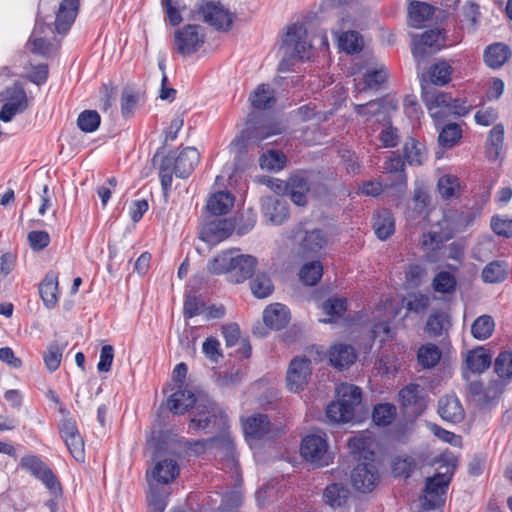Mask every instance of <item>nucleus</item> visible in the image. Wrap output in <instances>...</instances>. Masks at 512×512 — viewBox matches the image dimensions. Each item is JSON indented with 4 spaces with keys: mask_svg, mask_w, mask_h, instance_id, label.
<instances>
[{
    "mask_svg": "<svg viewBox=\"0 0 512 512\" xmlns=\"http://www.w3.org/2000/svg\"><path fill=\"white\" fill-rule=\"evenodd\" d=\"M434 7L428 3L412 0L408 7L410 20L415 24H421L432 17Z\"/></svg>",
    "mask_w": 512,
    "mask_h": 512,
    "instance_id": "46",
    "label": "nucleus"
},
{
    "mask_svg": "<svg viewBox=\"0 0 512 512\" xmlns=\"http://www.w3.org/2000/svg\"><path fill=\"white\" fill-rule=\"evenodd\" d=\"M43 358L48 370L54 372L60 366L62 358V349L57 344H51L48 346Z\"/></svg>",
    "mask_w": 512,
    "mask_h": 512,
    "instance_id": "61",
    "label": "nucleus"
},
{
    "mask_svg": "<svg viewBox=\"0 0 512 512\" xmlns=\"http://www.w3.org/2000/svg\"><path fill=\"white\" fill-rule=\"evenodd\" d=\"M202 21L219 31H228L233 23L232 14L220 3L201 0L194 11Z\"/></svg>",
    "mask_w": 512,
    "mask_h": 512,
    "instance_id": "9",
    "label": "nucleus"
},
{
    "mask_svg": "<svg viewBox=\"0 0 512 512\" xmlns=\"http://www.w3.org/2000/svg\"><path fill=\"white\" fill-rule=\"evenodd\" d=\"M300 453L306 461L316 467L328 466L332 460L325 435L309 434L304 437Z\"/></svg>",
    "mask_w": 512,
    "mask_h": 512,
    "instance_id": "10",
    "label": "nucleus"
},
{
    "mask_svg": "<svg viewBox=\"0 0 512 512\" xmlns=\"http://www.w3.org/2000/svg\"><path fill=\"white\" fill-rule=\"evenodd\" d=\"M421 98L435 124L440 125L441 120L446 118L449 94L440 92L427 84L426 78L423 75L421 79Z\"/></svg>",
    "mask_w": 512,
    "mask_h": 512,
    "instance_id": "12",
    "label": "nucleus"
},
{
    "mask_svg": "<svg viewBox=\"0 0 512 512\" xmlns=\"http://www.w3.org/2000/svg\"><path fill=\"white\" fill-rule=\"evenodd\" d=\"M383 172L390 175L392 180L390 186L406 184L405 162L398 152H391L387 157L383 164Z\"/></svg>",
    "mask_w": 512,
    "mask_h": 512,
    "instance_id": "25",
    "label": "nucleus"
},
{
    "mask_svg": "<svg viewBox=\"0 0 512 512\" xmlns=\"http://www.w3.org/2000/svg\"><path fill=\"white\" fill-rule=\"evenodd\" d=\"M198 397L184 389H178L167 399V408L174 414H183L188 408L196 406Z\"/></svg>",
    "mask_w": 512,
    "mask_h": 512,
    "instance_id": "27",
    "label": "nucleus"
},
{
    "mask_svg": "<svg viewBox=\"0 0 512 512\" xmlns=\"http://www.w3.org/2000/svg\"><path fill=\"white\" fill-rule=\"evenodd\" d=\"M272 423L266 414H255L243 421L246 438L259 440L272 432Z\"/></svg>",
    "mask_w": 512,
    "mask_h": 512,
    "instance_id": "20",
    "label": "nucleus"
},
{
    "mask_svg": "<svg viewBox=\"0 0 512 512\" xmlns=\"http://www.w3.org/2000/svg\"><path fill=\"white\" fill-rule=\"evenodd\" d=\"M260 166L262 169L270 171H279L286 164V156L278 151H269L260 157Z\"/></svg>",
    "mask_w": 512,
    "mask_h": 512,
    "instance_id": "58",
    "label": "nucleus"
},
{
    "mask_svg": "<svg viewBox=\"0 0 512 512\" xmlns=\"http://www.w3.org/2000/svg\"><path fill=\"white\" fill-rule=\"evenodd\" d=\"M355 349L351 345L337 344L329 351V361L332 366L342 369L347 368L356 360Z\"/></svg>",
    "mask_w": 512,
    "mask_h": 512,
    "instance_id": "30",
    "label": "nucleus"
},
{
    "mask_svg": "<svg viewBox=\"0 0 512 512\" xmlns=\"http://www.w3.org/2000/svg\"><path fill=\"white\" fill-rule=\"evenodd\" d=\"M437 472L428 477L425 483L424 495L420 498L423 510L439 508L445 502V495L455 471L454 459L441 455L436 460Z\"/></svg>",
    "mask_w": 512,
    "mask_h": 512,
    "instance_id": "4",
    "label": "nucleus"
},
{
    "mask_svg": "<svg viewBox=\"0 0 512 512\" xmlns=\"http://www.w3.org/2000/svg\"><path fill=\"white\" fill-rule=\"evenodd\" d=\"M465 363L471 372L482 373L490 367L492 356L489 350L484 347H478L468 352Z\"/></svg>",
    "mask_w": 512,
    "mask_h": 512,
    "instance_id": "34",
    "label": "nucleus"
},
{
    "mask_svg": "<svg viewBox=\"0 0 512 512\" xmlns=\"http://www.w3.org/2000/svg\"><path fill=\"white\" fill-rule=\"evenodd\" d=\"M396 407L391 403H380L374 406L372 420L377 426H388L396 417Z\"/></svg>",
    "mask_w": 512,
    "mask_h": 512,
    "instance_id": "45",
    "label": "nucleus"
},
{
    "mask_svg": "<svg viewBox=\"0 0 512 512\" xmlns=\"http://www.w3.org/2000/svg\"><path fill=\"white\" fill-rule=\"evenodd\" d=\"M235 229V221L228 218H208L202 225L199 238L214 246L228 238Z\"/></svg>",
    "mask_w": 512,
    "mask_h": 512,
    "instance_id": "13",
    "label": "nucleus"
},
{
    "mask_svg": "<svg viewBox=\"0 0 512 512\" xmlns=\"http://www.w3.org/2000/svg\"><path fill=\"white\" fill-rule=\"evenodd\" d=\"M441 358V351L439 347L433 343H428L419 348L417 352L418 363L423 368L435 367Z\"/></svg>",
    "mask_w": 512,
    "mask_h": 512,
    "instance_id": "42",
    "label": "nucleus"
},
{
    "mask_svg": "<svg viewBox=\"0 0 512 512\" xmlns=\"http://www.w3.org/2000/svg\"><path fill=\"white\" fill-rule=\"evenodd\" d=\"M39 294L48 309L58 303V277L54 272H48L39 284Z\"/></svg>",
    "mask_w": 512,
    "mask_h": 512,
    "instance_id": "28",
    "label": "nucleus"
},
{
    "mask_svg": "<svg viewBox=\"0 0 512 512\" xmlns=\"http://www.w3.org/2000/svg\"><path fill=\"white\" fill-rule=\"evenodd\" d=\"M504 143V126L502 124L495 125L489 132L486 141V155L489 160H497L500 158Z\"/></svg>",
    "mask_w": 512,
    "mask_h": 512,
    "instance_id": "37",
    "label": "nucleus"
},
{
    "mask_svg": "<svg viewBox=\"0 0 512 512\" xmlns=\"http://www.w3.org/2000/svg\"><path fill=\"white\" fill-rule=\"evenodd\" d=\"M456 279L448 271H441L434 277L432 287L436 292L443 294L453 293L456 289Z\"/></svg>",
    "mask_w": 512,
    "mask_h": 512,
    "instance_id": "53",
    "label": "nucleus"
},
{
    "mask_svg": "<svg viewBox=\"0 0 512 512\" xmlns=\"http://www.w3.org/2000/svg\"><path fill=\"white\" fill-rule=\"evenodd\" d=\"M1 97L4 103L0 110V120L6 123L12 121L16 115L24 113L29 106L26 91L18 82L6 87Z\"/></svg>",
    "mask_w": 512,
    "mask_h": 512,
    "instance_id": "8",
    "label": "nucleus"
},
{
    "mask_svg": "<svg viewBox=\"0 0 512 512\" xmlns=\"http://www.w3.org/2000/svg\"><path fill=\"white\" fill-rule=\"evenodd\" d=\"M282 49L285 56L279 63L278 70L281 72L290 69L291 60L293 59L304 60L310 58L312 45L307 39V29L303 23H294L287 27L283 37Z\"/></svg>",
    "mask_w": 512,
    "mask_h": 512,
    "instance_id": "5",
    "label": "nucleus"
},
{
    "mask_svg": "<svg viewBox=\"0 0 512 512\" xmlns=\"http://www.w3.org/2000/svg\"><path fill=\"white\" fill-rule=\"evenodd\" d=\"M323 274V266L320 261H312L305 263L300 271L299 278L304 285L314 286L321 279Z\"/></svg>",
    "mask_w": 512,
    "mask_h": 512,
    "instance_id": "43",
    "label": "nucleus"
},
{
    "mask_svg": "<svg viewBox=\"0 0 512 512\" xmlns=\"http://www.w3.org/2000/svg\"><path fill=\"white\" fill-rule=\"evenodd\" d=\"M234 205V196L228 191H218L212 194L206 204L211 216L226 214Z\"/></svg>",
    "mask_w": 512,
    "mask_h": 512,
    "instance_id": "32",
    "label": "nucleus"
},
{
    "mask_svg": "<svg viewBox=\"0 0 512 512\" xmlns=\"http://www.w3.org/2000/svg\"><path fill=\"white\" fill-rule=\"evenodd\" d=\"M493 232L499 236L512 238V219L493 216L490 221Z\"/></svg>",
    "mask_w": 512,
    "mask_h": 512,
    "instance_id": "62",
    "label": "nucleus"
},
{
    "mask_svg": "<svg viewBox=\"0 0 512 512\" xmlns=\"http://www.w3.org/2000/svg\"><path fill=\"white\" fill-rule=\"evenodd\" d=\"M189 430L213 434V437L226 439L228 417L223 408L207 396H199L191 412Z\"/></svg>",
    "mask_w": 512,
    "mask_h": 512,
    "instance_id": "1",
    "label": "nucleus"
},
{
    "mask_svg": "<svg viewBox=\"0 0 512 512\" xmlns=\"http://www.w3.org/2000/svg\"><path fill=\"white\" fill-rule=\"evenodd\" d=\"M290 320L287 306L275 303L269 305L263 312V321L267 327L273 330L284 328Z\"/></svg>",
    "mask_w": 512,
    "mask_h": 512,
    "instance_id": "26",
    "label": "nucleus"
},
{
    "mask_svg": "<svg viewBox=\"0 0 512 512\" xmlns=\"http://www.w3.org/2000/svg\"><path fill=\"white\" fill-rule=\"evenodd\" d=\"M430 305V298L426 294L414 292L408 294L406 299V308L408 311L419 314L428 309Z\"/></svg>",
    "mask_w": 512,
    "mask_h": 512,
    "instance_id": "60",
    "label": "nucleus"
},
{
    "mask_svg": "<svg viewBox=\"0 0 512 512\" xmlns=\"http://www.w3.org/2000/svg\"><path fill=\"white\" fill-rule=\"evenodd\" d=\"M505 262L493 261L488 263L482 271V279L486 283H500L506 279Z\"/></svg>",
    "mask_w": 512,
    "mask_h": 512,
    "instance_id": "48",
    "label": "nucleus"
},
{
    "mask_svg": "<svg viewBox=\"0 0 512 512\" xmlns=\"http://www.w3.org/2000/svg\"><path fill=\"white\" fill-rule=\"evenodd\" d=\"M452 72L453 69L447 61H438L429 67L426 83L430 86H445L450 82Z\"/></svg>",
    "mask_w": 512,
    "mask_h": 512,
    "instance_id": "36",
    "label": "nucleus"
},
{
    "mask_svg": "<svg viewBox=\"0 0 512 512\" xmlns=\"http://www.w3.org/2000/svg\"><path fill=\"white\" fill-rule=\"evenodd\" d=\"M253 295L259 299L268 297L274 289L270 277L265 273H258L250 282Z\"/></svg>",
    "mask_w": 512,
    "mask_h": 512,
    "instance_id": "50",
    "label": "nucleus"
},
{
    "mask_svg": "<svg viewBox=\"0 0 512 512\" xmlns=\"http://www.w3.org/2000/svg\"><path fill=\"white\" fill-rule=\"evenodd\" d=\"M403 153L405 160L412 166H419L423 164L426 159L424 145L413 138H410L405 142Z\"/></svg>",
    "mask_w": 512,
    "mask_h": 512,
    "instance_id": "41",
    "label": "nucleus"
},
{
    "mask_svg": "<svg viewBox=\"0 0 512 512\" xmlns=\"http://www.w3.org/2000/svg\"><path fill=\"white\" fill-rule=\"evenodd\" d=\"M178 474V464L172 459H164L157 462L151 471V477L153 480L160 484H169L178 476ZM149 476L150 474L147 473V477Z\"/></svg>",
    "mask_w": 512,
    "mask_h": 512,
    "instance_id": "29",
    "label": "nucleus"
},
{
    "mask_svg": "<svg viewBox=\"0 0 512 512\" xmlns=\"http://www.w3.org/2000/svg\"><path fill=\"white\" fill-rule=\"evenodd\" d=\"M444 38L438 28L423 32L413 37L412 54L418 61L424 60L441 49Z\"/></svg>",
    "mask_w": 512,
    "mask_h": 512,
    "instance_id": "17",
    "label": "nucleus"
},
{
    "mask_svg": "<svg viewBox=\"0 0 512 512\" xmlns=\"http://www.w3.org/2000/svg\"><path fill=\"white\" fill-rule=\"evenodd\" d=\"M494 371L504 381H512V351H502L494 361Z\"/></svg>",
    "mask_w": 512,
    "mask_h": 512,
    "instance_id": "47",
    "label": "nucleus"
},
{
    "mask_svg": "<svg viewBox=\"0 0 512 512\" xmlns=\"http://www.w3.org/2000/svg\"><path fill=\"white\" fill-rule=\"evenodd\" d=\"M200 161V154L194 147H186L179 153L170 151L159 164V178L164 197L171 191L173 174L185 179L194 171Z\"/></svg>",
    "mask_w": 512,
    "mask_h": 512,
    "instance_id": "2",
    "label": "nucleus"
},
{
    "mask_svg": "<svg viewBox=\"0 0 512 512\" xmlns=\"http://www.w3.org/2000/svg\"><path fill=\"white\" fill-rule=\"evenodd\" d=\"M462 136V130L456 123L446 124L440 131L438 136L439 145L444 148L454 146Z\"/></svg>",
    "mask_w": 512,
    "mask_h": 512,
    "instance_id": "52",
    "label": "nucleus"
},
{
    "mask_svg": "<svg viewBox=\"0 0 512 512\" xmlns=\"http://www.w3.org/2000/svg\"><path fill=\"white\" fill-rule=\"evenodd\" d=\"M59 432L71 456L77 462H84V440L78 430L76 421L72 418L62 419Z\"/></svg>",
    "mask_w": 512,
    "mask_h": 512,
    "instance_id": "15",
    "label": "nucleus"
},
{
    "mask_svg": "<svg viewBox=\"0 0 512 512\" xmlns=\"http://www.w3.org/2000/svg\"><path fill=\"white\" fill-rule=\"evenodd\" d=\"M309 187L308 178L304 173L291 175L285 183V190L290 194L292 202L298 206L306 205Z\"/></svg>",
    "mask_w": 512,
    "mask_h": 512,
    "instance_id": "24",
    "label": "nucleus"
},
{
    "mask_svg": "<svg viewBox=\"0 0 512 512\" xmlns=\"http://www.w3.org/2000/svg\"><path fill=\"white\" fill-rule=\"evenodd\" d=\"M140 102V94L132 89H124L121 95V113L123 117L129 118L134 115Z\"/></svg>",
    "mask_w": 512,
    "mask_h": 512,
    "instance_id": "57",
    "label": "nucleus"
},
{
    "mask_svg": "<svg viewBox=\"0 0 512 512\" xmlns=\"http://www.w3.org/2000/svg\"><path fill=\"white\" fill-rule=\"evenodd\" d=\"M401 406L408 416L417 417L427 407V394L419 384L410 383L399 391Z\"/></svg>",
    "mask_w": 512,
    "mask_h": 512,
    "instance_id": "14",
    "label": "nucleus"
},
{
    "mask_svg": "<svg viewBox=\"0 0 512 512\" xmlns=\"http://www.w3.org/2000/svg\"><path fill=\"white\" fill-rule=\"evenodd\" d=\"M328 244V236L322 229L306 231L301 241V249L304 254L315 255Z\"/></svg>",
    "mask_w": 512,
    "mask_h": 512,
    "instance_id": "31",
    "label": "nucleus"
},
{
    "mask_svg": "<svg viewBox=\"0 0 512 512\" xmlns=\"http://www.w3.org/2000/svg\"><path fill=\"white\" fill-rule=\"evenodd\" d=\"M257 263V258L252 255L227 250L209 261L207 269L211 274H226L232 283H242L252 277Z\"/></svg>",
    "mask_w": 512,
    "mask_h": 512,
    "instance_id": "3",
    "label": "nucleus"
},
{
    "mask_svg": "<svg viewBox=\"0 0 512 512\" xmlns=\"http://www.w3.org/2000/svg\"><path fill=\"white\" fill-rule=\"evenodd\" d=\"M204 39L199 25L187 24L174 32V49L181 56H189L200 49Z\"/></svg>",
    "mask_w": 512,
    "mask_h": 512,
    "instance_id": "11",
    "label": "nucleus"
},
{
    "mask_svg": "<svg viewBox=\"0 0 512 512\" xmlns=\"http://www.w3.org/2000/svg\"><path fill=\"white\" fill-rule=\"evenodd\" d=\"M511 50L504 43H494L489 45L484 52V61L487 66L496 69L502 67L510 58Z\"/></svg>",
    "mask_w": 512,
    "mask_h": 512,
    "instance_id": "33",
    "label": "nucleus"
},
{
    "mask_svg": "<svg viewBox=\"0 0 512 512\" xmlns=\"http://www.w3.org/2000/svg\"><path fill=\"white\" fill-rule=\"evenodd\" d=\"M416 461L411 456H398L392 462V472L397 477L408 478L416 469Z\"/></svg>",
    "mask_w": 512,
    "mask_h": 512,
    "instance_id": "54",
    "label": "nucleus"
},
{
    "mask_svg": "<svg viewBox=\"0 0 512 512\" xmlns=\"http://www.w3.org/2000/svg\"><path fill=\"white\" fill-rule=\"evenodd\" d=\"M373 220L375 234L380 240H386L394 233L395 221L390 210H379Z\"/></svg>",
    "mask_w": 512,
    "mask_h": 512,
    "instance_id": "35",
    "label": "nucleus"
},
{
    "mask_svg": "<svg viewBox=\"0 0 512 512\" xmlns=\"http://www.w3.org/2000/svg\"><path fill=\"white\" fill-rule=\"evenodd\" d=\"M438 414L446 422L460 423L464 419V409L455 395H444L438 401Z\"/></svg>",
    "mask_w": 512,
    "mask_h": 512,
    "instance_id": "21",
    "label": "nucleus"
},
{
    "mask_svg": "<svg viewBox=\"0 0 512 512\" xmlns=\"http://www.w3.org/2000/svg\"><path fill=\"white\" fill-rule=\"evenodd\" d=\"M429 195L422 189H416L413 199L408 206L407 217L409 219H420L427 215Z\"/></svg>",
    "mask_w": 512,
    "mask_h": 512,
    "instance_id": "40",
    "label": "nucleus"
},
{
    "mask_svg": "<svg viewBox=\"0 0 512 512\" xmlns=\"http://www.w3.org/2000/svg\"><path fill=\"white\" fill-rule=\"evenodd\" d=\"M378 482L379 473L373 460L357 464L351 472V483L359 492H371Z\"/></svg>",
    "mask_w": 512,
    "mask_h": 512,
    "instance_id": "18",
    "label": "nucleus"
},
{
    "mask_svg": "<svg viewBox=\"0 0 512 512\" xmlns=\"http://www.w3.org/2000/svg\"><path fill=\"white\" fill-rule=\"evenodd\" d=\"M20 466L35 478L40 480L53 496L46 501L45 506L50 512H57L56 498L62 495V487L53 471L36 455H27L21 458Z\"/></svg>",
    "mask_w": 512,
    "mask_h": 512,
    "instance_id": "7",
    "label": "nucleus"
},
{
    "mask_svg": "<svg viewBox=\"0 0 512 512\" xmlns=\"http://www.w3.org/2000/svg\"><path fill=\"white\" fill-rule=\"evenodd\" d=\"M340 20V27L334 32L338 36L340 48L351 54L361 51L363 40L358 32L350 29L353 26L350 17L342 16Z\"/></svg>",
    "mask_w": 512,
    "mask_h": 512,
    "instance_id": "19",
    "label": "nucleus"
},
{
    "mask_svg": "<svg viewBox=\"0 0 512 512\" xmlns=\"http://www.w3.org/2000/svg\"><path fill=\"white\" fill-rule=\"evenodd\" d=\"M101 118L95 110H84L77 118V125L79 129L86 133L96 131L100 125Z\"/></svg>",
    "mask_w": 512,
    "mask_h": 512,
    "instance_id": "55",
    "label": "nucleus"
},
{
    "mask_svg": "<svg viewBox=\"0 0 512 512\" xmlns=\"http://www.w3.org/2000/svg\"><path fill=\"white\" fill-rule=\"evenodd\" d=\"M80 0H62L56 14L55 28L58 33H66L74 23Z\"/></svg>",
    "mask_w": 512,
    "mask_h": 512,
    "instance_id": "22",
    "label": "nucleus"
},
{
    "mask_svg": "<svg viewBox=\"0 0 512 512\" xmlns=\"http://www.w3.org/2000/svg\"><path fill=\"white\" fill-rule=\"evenodd\" d=\"M311 377V361L306 357H295L287 370L286 384L289 391L299 393L307 386Z\"/></svg>",
    "mask_w": 512,
    "mask_h": 512,
    "instance_id": "16",
    "label": "nucleus"
},
{
    "mask_svg": "<svg viewBox=\"0 0 512 512\" xmlns=\"http://www.w3.org/2000/svg\"><path fill=\"white\" fill-rule=\"evenodd\" d=\"M460 188L459 178L454 175H444L439 178L437 189L443 199L449 200L457 195Z\"/></svg>",
    "mask_w": 512,
    "mask_h": 512,
    "instance_id": "51",
    "label": "nucleus"
},
{
    "mask_svg": "<svg viewBox=\"0 0 512 512\" xmlns=\"http://www.w3.org/2000/svg\"><path fill=\"white\" fill-rule=\"evenodd\" d=\"M264 215L273 224H282L289 216V208L286 200L277 196H269L262 200Z\"/></svg>",
    "mask_w": 512,
    "mask_h": 512,
    "instance_id": "23",
    "label": "nucleus"
},
{
    "mask_svg": "<svg viewBox=\"0 0 512 512\" xmlns=\"http://www.w3.org/2000/svg\"><path fill=\"white\" fill-rule=\"evenodd\" d=\"M449 324L446 315L443 312L432 313L426 322V331L430 336H441L445 326Z\"/></svg>",
    "mask_w": 512,
    "mask_h": 512,
    "instance_id": "59",
    "label": "nucleus"
},
{
    "mask_svg": "<svg viewBox=\"0 0 512 512\" xmlns=\"http://www.w3.org/2000/svg\"><path fill=\"white\" fill-rule=\"evenodd\" d=\"M350 495L349 489L341 483H332L326 487L323 498L326 504L336 508L342 507Z\"/></svg>",
    "mask_w": 512,
    "mask_h": 512,
    "instance_id": "39",
    "label": "nucleus"
},
{
    "mask_svg": "<svg viewBox=\"0 0 512 512\" xmlns=\"http://www.w3.org/2000/svg\"><path fill=\"white\" fill-rule=\"evenodd\" d=\"M502 389L498 383L489 384L482 391V395L476 398L475 403L482 409L492 408L497 405Z\"/></svg>",
    "mask_w": 512,
    "mask_h": 512,
    "instance_id": "49",
    "label": "nucleus"
},
{
    "mask_svg": "<svg viewBox=\"0 0 512 512\" xmlns=\"http://www.w3.org/2000/svg\"><path fill=\"white\" fill-rule=\"evenodd\" d=\"M387 74L383 69L368 70L362 80V87L355 85V89L359 92L378 88L382 83L386 81Z\"/></svg>",
    "mask_w": 512,
    "mask_h": 512,
    "instance_id": "56",
    "label": "nucleus"
},
{
    "mask_svg": "<svg viewBox=\"0 0 512 512\" xmlns=\"http://www.w3.org/2000/svg\"><path fill=\"white\" fill-rule=\"evenodd\" d=\"M150 493L147 496L149 511L148 512H164L166 502L164 496L157 487L150 484Z\"/></svg>",
    "mask_w": 512,
    "mask_h": 512,
    "instance_id": "64",
    "label": "nucleus"
},
{
    "mask_svg": "<svg viewBox=\"0 0 512 512\" xmlns=\"http://www.w3.org/2000/svg\"><path fill=\"white\" fill-rule=\"evenodd\" d=\"M494 328V319L490 315H481L472 323L471 334L477 340H486L492 335Z\"/></svg>",
    "mask_w": 512,
    "mask_h": 512,
    "instance_id": "44",
    "label": "nucleus"
},
{
    "mask_svg": "<svg viewBox=\"0 0 512 512\" xmlns=\"http://www.w3.org/2000/svg\"><path fill=\"white\" fill-rule=\"evenodd\" d=\"M336 393L338 400L327 406V417L336 423L352 421L355 409L361 403V389L353 384L343 383L336 388Z\"/></svg>",
    "mask_w": 512,
    "mask_h": 512,
    "instance_id": "6",
    "label": "nucleus"
},
{
    "mask_svg": "<svg viewBox=\"0 0 512 512\" xmlns=\"http://www.w3.org/2000/svg\"><path fill=\"white\" fill-rule=\"evenodd\" d=\"M249 100L254 109L266 110L274 106L276 99L274 91L268 84H261L251 93Z\"/></svg>",
    "mask_w": 512,
    "mask_h": 512,
    "instance_id": "38",
    "label": "nucleus"
},
{
    "mask_svg": "<svg viewBox=\"0 0 512 512\" xmlns=\"http://www.w3.org/2000/svg\"><path fill=\"white\" fill-rule=\"evenodd\" d=\"M27 239L31 249L34 251H41L50 243L49 234L42 230H34L29 232Z\"/></svg>",
    "mask_w": 512,
    "mask_h": 512,
    "instance_id": "63",
    "label": "nucleus"
}]
</instances>
